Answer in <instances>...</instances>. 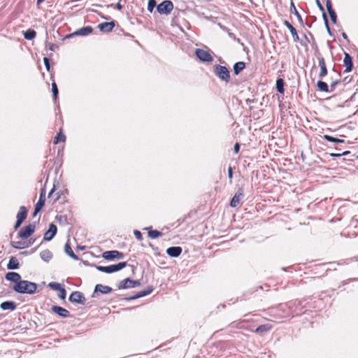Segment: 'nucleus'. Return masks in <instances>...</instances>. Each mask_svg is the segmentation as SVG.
<instances>
[{
  "label": "nucleus",
  "mask_w": 358,
  "mask_h": 358,
  "mask_svg": "<svg viewBox=\"0 0 358 358\" xmlns=\"http://www.w3.org/2000/svg\"><path fill=\"white\" fill-rule=\"evenodd\" d=\"M14 292L18 294H33L37 289V284L28 280H22L12 287Z\"/></svg>",
  "instance_id": "nucleus-1"
},
{
  "label": "nucleus",
  "mask_w": 358,
  "mask_h": 358,
  "mask_svg": "<svg viewBox=\"0 0 358 358\" xmlns=\"http://www.w3.org/2000/svg\"><path fill=\"white\" fill-rule=\"evenodd\" d=\"M213 72L222 81L229 83L230 80V73L226 66L215 64L213 66Z\"/></svg>",
  "instance_id": "nucleus-2"
},
{
  "label": "nucleus",
  "mask_w": 358,
  "mask_h": 358,
  "mask_svg": "<svg viewBox=\"0 0 358 358\" xmlns=\"http://www.w3.org/2000/svg\"><path fill=\"white\" fill-rule=\"evenodd\" d=\"M127 266V262H119L117 264L110 265L107 266H96V268L101 272L106 273H112L114 272L119 271Z\"/></svg>",
  "instance_id": "nucleus-3"
},
{
  "label": "nucleus",
  "mask_w": 358,
  "mask_h": 358,
  "mask_svg": "<svg viewBox=\"0 0 358 358\" xmlns=\"http://www.w3.org/2000/svg\"><path fill=\"white\" fill-rule=\"evenodd\" d=\"M36 222L30 223L28 225L23 227L18 232V238L26 239L29 238L35 231Z\"/></svg>",
  "instance_id": "nucleus-4"
},
{
  "label": "nucleus",
  "mask_w": 358,
  "mask_h": 358,
  "mask_svg": "<svg viewBox=\"0 0 358 358\" xmlns=\"http://www.w3.org/2000/svg\"><path fill=\"white\" fill-rule=\"evenodd\" d=\"M173 9V3L171 1L165 0L157 6V12L159 14L169 15Z\"/></svg>",
  "instance_id": "nucleus-5"
},
{
  "label": "nucleus",
  "mask_w": 358,
  "mask_h": 358,
  "mask_svg": "<svg viewBox=\"0 0 358 358\" xmlns=\"http://www.w3.org/2000/svg\"><path fill=\"white\" fill-rule=\"evenodd\" d=\"M141 285L139 280H131L129 278H125L120 281L117 287L119 289H124L139 287Z\"/></svg>",
  "instance_id": "nucleus-6"
},
{
  "label": "nucleus",
  "mask_w": 358,
  "mask_h": 358,
  "mask_svg": "<svg viewBox=\"0 0 358 358\" xmlns=\"http://www.w3.org/2000/svg\"><path fill=\"white\" fill-rule=\"evenodd\" d=\"M315 55L318 59L319 66L320 67V72L318 76L322 79L327 75L328 71L326 66L324 59L321 55L317 48L315 50Z\"/></svg>",
  "instance_id": "nucleus-7"
},
{
  "label": "nucleus",
  "mask_w": 358,
  "mask_h": 358,
  "mask_svg": "<svg viewBox=\"0 0 358 358\" xmlns=\"http://www.w3.org/2000/svg\"><path fill=\"white\" fill-rule=\"evenodd\" d=\"M124 255L118 250H109L102 253V257L106 260L112 261L115 259H121L124 258Z\"/></svg>",
  "instance_id": "nucleus-8"
},
{
  "label": "nucleus",
  "mask_w": 358,
  "mask_h": 358,
  "mask_svg": "<svg viewBox=\"0 0 358 358\" xmlns=\"http://www.w3.org/2000/svg\"><path fill=\"white\" fill-rule=\"evenodd\" d=\"M303 301L302 300H294L287 302V305L289 309L292 310V311L295 313L296 315H300L299 311H301L305 306L303 305Z\"/></svg>",
  "instance_id": "nucleus-9"
},
{
  "label": "nucleus",
  "mask_w": 358,
  "mask_h": 358,
  "mask_svg": "<svg viewBox=\"0 0 358 358\" xmlns=\"http://www.w3.org/2000/svg\"><path fill=\"white\" fill-rule=\"evenodd\" d=\"M69 300L71 303H76L81 305H85L86 302V299L84 294L78 291L73 292L69 298Z\"/></svg>",
  "instance_id": "nucleus-10"
},
{
  "label": "nucleus",
  "mask_w": 358,
  "mask_h": 358,
  "mask_svg": "<svg viewBox=\"0 0 358 358\" xmlns=\"http://www.w3.org/2000/svg\"><path fill=\"white\" fill-rule=\"evenodd\" d=\"M197 58L203 62H211L213 60L212 55L203 49L198 48L195 51Z\"/></svg>",
  "instance_id": "nucleus-11"
},
{
  "label": "nucleus",
  "mask_w": 358,
  "mask_h": 358,
  "mask_svg": "<svg viewBox=\"0 0 358 358\" xmlns=\"http://www.w3.org/2000/svg\"><path fill=\"white\" fill-rule=\"evenodd\" d=\"M153 292V287L148 286L144 290L137 292L136 294L124 298L126 301H132L149 295Z\"/></svg>",
  "instance_id": "nucleus-12"
},
{
  "label": "nucleus",
  "mask_w": 358,
  "mask_h": 358,
  "mask_svg": "<svg viewBox=\"0 0 358 358\" xmlns=\"http://www.w3.org/2000/svg\"><path fill=\"white\" fill-rule=\"evenodd\" d=\"M243 196L244 192L243 188H238L230 201V206L232 208L236 207L238 205H239L240 201L243 198Z\"/></svg>",
  "instance_id": "nucleus-13"
},
{
  "label": "nucleus",
  "mask_w": 358,
  "mask_h": 358,
  "mask_svg": "<svg viewBox=\"0 0 358 358\" xmlns=\"http://www.w3.org/2000/svg\"><path fill=\"white\" fill-rule=\"evenodd\" d=\"M57 231V226L53 223L50 224L48 230L44 234L43 240L45 241H51L55 236Z\"/></svg>",
  "instance_id": "nucleus-14"
},
{
  "label": "nucleus",
  "mask_w": 358,
  "mask_h": 358,
  "mask_svg": "<svg viewBox=\"0 0 358 358\" xmlns=\"http://www.w3.org/2000/svg\"><path fill=\"white\" fill-rule=\"evenodd\" d=\"M52 311L62 318H66L70 316V313L68 310L58 306H52L51 308Z\"/></svg>",
  "instance_id": "nucleus-15"
},
{
  "label": "nucleus",
  "mask_w": 358,
  "mask_h": 358,
  "mask_svg": "<svg viewBox=\"0 0 358 358\" xmlns=\"http://www.w3.org/2000/svg\"><path fill=\"white\" fill-rule=\"evenodd\" d=\"M115 24L114 21H111L109 22H105L100 23L98 25V28L100 30V31H101V32L109 33V32L112 31V30L115 27Z\"/></svg>",
  "instance_id": "nucleus-16"
},
{
  "label": "nucleus",
  "mask_w": 358,
  "mask_h": 358,
  "mask_svg": "<svg viewBox=\"0 0 358 358\" xmlns=\"http://www.w3.org/2000/svg\"><path fill=\"white\" fill-rule=\"evenodd\" d=\"M343 64L345 66L344 73H349L352 71L353 69L352 57L347 52L344 53Z\"/></svg>",
  "instance_id": "nucleus-17"
},
{
  "label": "nucleus",
  "mask_w": 358,
  "mask_h": 358,
  "mask_svg": "<svg viewBox=\"0 0 358 358\" xmlns=\"http://www.w3.org/2000/svg\"><path fill=\"white\" fill-rule=\"evenodd\" d=\"M5 278L8 281L14 282V285L19 283L22 280L21 275L16 272H8L5 275Z\"/></svg>",
  "instance_id": "nucleus-18"
},
{
  "label": "nucleus",
  "mask_w": 358,
  "mask_h": 358,
  "mask_svg": "<svg viewBox=\"0 0 358 358\" xmlns=\"http://www.w3.org/2000/svg\"><path fill=\"white\" fill-rule=\"evenodd\" d=\"M93 31V29L91 26L83 27L73 34H70L68 37H71L72 36H87Z\"/></svg>",
  "instance_id": "nucleus-19"
},
{
  "label": "nucleus",
  "mask_w": 358,
  "mask_h": 358,
  "mask_svg": "<svg viewBox=\"0 0 358 358\" xmlns=\"http://www.w3.org/2000/svg\"><path fill=\"white\" fill-rule=\"evenodd\" d=\"M182 249L180 246H172L166 249V254L171 257H178L182 253Z\"/></svg>",
  "instance_id": "nucleus-20"
},
{
  "label": "nucleus",
  "mask_w": 358,
  "mask_h": 358,
  "mask_svg": "<svg viewBox=\"0 0 358 358\" xmlns=\"http://www.w3.org/2000/svg\"><path fill=\"white\" fill-rule=\"evenodd\" d=\"M112 291V288L107 285H103L101 284H97L94 290V293L92 297H95V294L97 292H100L101 294H108Z\"/></svg>",
  "instance_id": "nucleus-21"
},
{
  "label": "nucleus",
  "mask_w": 358,
  "mask_h": 358,
  "mask_svg": "<svg viewBox=\"0 0 358 358\" xmlns=\"http://www.w3.org/2000/svg\"><path fill=\"white\" fill-rule=\"evenodd\" d=\"M17 308V303L13 301H6L0 304V308L3 310H9L13 311Z\"/></svg>",
  "instance_id": "nucleus-22"
},
{
  "label": "nucleus",
  "mask_w": 358,
  "mask_h": 358,
  "mask_svg": "<svg viewBox=\"0 0 358 358\" xmlns=\"http://www.w3.org/2000/svg\"><path fill=\"white\" fill-rule=\"evenodd\" d=\"M283 23H284L285 26L289 30V32L291 33V34L292 36L294 41L298 42L299 41V37L298 36L296 29L287 20H285Z\"/></svg>",
  "instance_id": "nucleus-23"
},
{
  "label": "nucleus",
  "mask_w": 358,
  "mask_h": 358,
  "mask_svg": "<svg viewBox=\"0 0 358 358\" xmlns=\"http://www.w3.org/2000/svg\"><path fill=\"white\" fill-rule=\"evenodd\" d=\"M27 213L28 210L27 208L24 206H20L16 216L17 220L24 222V220L27 218Z\"/></svg>",
  "instance_id": "nucleus-24"
},
{
  "label": "nucleus",
  "mask_w": 358,
  "mask_h": 358,
  "mask_svg": "<svg viewBox=\"0 0 358 358\" xmlns=\"http://www.w3.org/2000/svg\"><path fill=\"white\" fill-rule=\"evenodd\" d=\"M20 267V264L18 260L15 257H11L9 259V262L7 264V268L9 270H15L18 269Z\"/></svg>",
  "instance_id": "nucleus-25"
},
{
  "label": "nucleus",
  "mask_w": 358,
  "mask_h": 358,
  "mask_svg": "<svg viewBox=\"0 0 358 358\" xmlns=\"http://www.w3.org/2000/svg\"><path fill=\"white\" fill-rule=\"evenodd\" d=\"M53 255L50 250H44L40 252V257L41 259L45 262H50Z\"/></svg>",
  "instance_id": "nucleus-26"
},
{
  "label": "nucleus",
  "mask_w": 358,
  "mask_h": 358,
  "mask_svg": "<svg viewBox=\"0 0 358 358\" xmlns=\"http://www.w3.org/2000/svg\"><path fill=\"white\" fill-rule=\"evenodd\" d=\"M245 67V64L243 62H238L234 64L233 71L234 73L238 75Z\"/></svg>",
  "instance_id": "nucleus-27"
},
{
  "label": "nucleus",
  "mask_w": 358,
  "mask_h": 358,
  "mask_svg": "<svg viewBox=\"0 0 358 358\" xmlns=\"http://www.w3.org/2000/svg\"><path fill=\"white\" fill-rule=\"evenodd\" d=\"M65 253L74 260H78V257L73 252L70 244L67 242L64 245Z\"/></svg>",
  "instance_id": "nucleus-28"
},
{
  "label": "nucleus",
  "mask_w": 358,
  "mask_h": 358,
  "mask_svg": "<svg viewBox=\"0 0 358 358\" xmlns=\"http://www.w3.org/2000/svg\"><path fill=\"white\" fill-rule=\"evenodd\" d=\"M23 36L26 40L31 41L36 37V32L35 30H34L32 29H29L27 31L23 32Z\"/></svg>",
  "instance_id": "nucleus-29"
},
{
  "label": "nucleus",
  "mask_w": 358,
  "mask_h": 358,
  "mask_svg": "<svg viewBox=\"0 0 358 358\" xmlns=\"http://www.w3.org/2000/svg\"><path fill=\"white\" fill-rule=\"evenodd\" d=\"M317 87L318 90L321 92H330L329 87L325 82H324L322 80H319L317 83Z\"/></svg>",
  "instance_id": "nucleus-30"
},
{
  "label": "nucleus",
  "mask_w": 358,
  "mask_h": 358,
  "mask_svg": "<svg viewBox=\"0 0 358 358\" xmlns=\"http://www.w3.org/2000/svg\"><path fill=\"white\" fill-rule=\"evenodd\" d=\"M285 82L282 78H278L275 83V87L277 91L280 93L283 94L285 92L284 89Z\"/></svg>",
  "instance_id": "nucleus-31"
},
{
  "label": "nucleus",
  "mask_w": 358,
  "mask_h": 358,
  "mask_svg": "<svg viewBox=\"0 0 358 358\" xmlns=\"http://www.w3.org/2000/svg\"><path fill=\"white\" fill-rule=\"evenodd\" d=\"M290 12L293 14H294L299 22L301 24H303V19H302V17L301 15H300V13L298 12V10H296L295 6H294V3H293V1H291V4H290Z\"/></svg>",
  "instance_id": "nucleus-32"
},
{
  "label": "nucleus",
  "mask_w": 358,
  "mask_h": 358,
  "mask_svg": "<svg viewBox=\"0 0 358 358\" xmlns=\"http://www.w3.org/2000/svg\"><path fill=\"white\" fill-rule=\"evenodd\" d=\"M271 329V326L270 324H262L259 326L256 329L255 332L257 334H262L263 332H266L270 331Z\"/></svg>",
  "instance_id": "nucleus-33"
},
{
  "label": "nucleus",
  "mask_w": 358,
  "mask_h": 358,
  "mask_svg": "<svg viewBox=\"0 0 358 358\" xmlns=\"http://www.w3.org/2000/svg\"><path fill=\"white\" fill-rule=\"evenodd\" d=\"M44 205H45L44 201L38 200V202L36 203V204L35 205L33 216H36L37 215V213L41 211V210L44 206Z\"/></svg>",
  "instance_id": "nucleus-34"
},
{
  "label": "nucleus",
  "mask_w": 358,
  "mask_h": 358,
  "mask_svg": "<svg viewBox=\"0 0 358 358\" xmlns=\"http://www.w3.org/2000/svg\"><path fill=\"white\" fill-rule=\"evenodd\" d=\"M162 233L158 230H149L148 237L152 239L157 238L162 236Z\"/></svg>",
  "instance_id": "nucleus-35"
},
{
  "label": "nucleus",
  "mask_w": 358,
  "mask_h": 358,
  "mask_svg": "<svg viewBox=\"0 0 358 358\" xmlns=\"http://www.w3.org/2000/svg\"><path fill=\"white\" fill-rule=\"evenodd\" d=\"M66 141L65 135L62 132H59L54 139V144H57L59 142H64Z\"/></svg>",
  "instance_id": "nucleus-36"
},
{
  "label": "nucleus",
  "mask_w": 358,
  "mask_h": 358,
  "mask_svg": "<svg viewBox=\"0 0 358 358\" xmlns=\"http://www.w3.org/2000/svg\"><path fill=\"white\" fill-rule=\"evenodd\" d=\"M10 245L15 249L25 248L24 241H11Z\"/></svg>",
  "instance_id": "nucleus-37"
},
{
  "label": "nucleus",
  "mask_w": 358,
  "mask_h": 358,
  "mask_svg": "<svg viewBox=\"0 0 358 358\" xmlns=\"http://www.w3.org/2000/svg\"><path fill=\"white\" fill-rule=\"evenodd\" d=\"M58 48L59 46L57 44L49 43L48 41H45V48L50 51H55Z\"/></svg>",
  "instance_id": "nucleus-38"
},
{
  "label": "nucleus",
  "mask_w": 358,
  "mask_h": 358,
  "mask_svg": "<svg viewBox=\"0 0 358 358\" xmlns=\"http://www.w3.org/2000/svg\"><path fill=\"white\" fill-rule=\"evenodd\" d=\"M52 94H53L54 99L57 100V99L58 97L59 91H58V88H57V84L55 82H53L52 83Z\"/></svg>",
  "instance_id": "nucleus-39"
},
{
  "label": "nucleus",
  "mask_w": 358,
  "mask_h": 358,
  "mask_svg": "<svg viewBox=\"0 0 358 358\" xmlns=\"http://www.w3.org/2000/svg\"><path fill=\"white\" fill-rule=\"evenodd\" d=\"M48 287L53 289V290H56V291H59L61 288H62V286L58 282H51L48 284Z\"/></svg>",
  "instance_id": "nucleus-40"
},
{
  "label": "nucleus",
  "mask_w": 358,
  "mask_h": 358,
  "mask_svg": "<svg viewBox=\"0 0 358 358\" xmlns=\"http://www.w3.org/2000/svg\"><path fill=\"white\" fill-rule=\"evenodd\" d=\"M157 2L155 0H149L148 3V10L152 13L154 8L156 7Z\"/></svg>",
  "instance_id": "nucleus-41"
},
{
  "label": "nucleus",
  "mask_w": 358,
  "mask_h": 358,
  "mask_svg": "<svg viewBox=\"0 0 358 358\" xmlns=\"http://www.w3.org/2000/svg\"><path fill=\"white\" fill-rule=\"evenodd\" d=\"M322 138L326 140L327 141H329V142H331V143H337V141H338V138H335V137H333L331 136H329V135H324L322 136Z\"/></svg>",
  "instance_id": "nucleus-42"
},
{
  "label": "nucleus",
  "mask_w": 358,
  "mask_h": 358,
  "mask_svg": "<svg viewBox=\"0 0 358 358\" xmlns=\"http://www.w3.org/2000/svg\"><path fill=\"white\" fill-rule=\"evenodd\" d=\"M58 292V297L61 299H64L66 296V292L65 289L62 287V288Z\"/></svg>",
  "instance_id": "nucleus-43"
},
{
  "label": "nucleus",
  "mask_w": 358,
  "mask_h": 358,
  "mask_svg": "<svg viewBox=\"0 0 358 358\" xmlns=\"http://www.w3.org/2000/svg\"><path fill=\"white\" fill-rule=\"evenodd\" d=\"M341 82V80H336L333 81L329 86L330 92H334L335 90L336 85L338 84H339Z\"/></svg>",
  "instance_id": "nucleus-44"
},
{
  "label": "nucleus",
  "mask_w": 358,
  "mask_h": 358,
  "mask_svg": "<svg viewBox=\"0 0 358 358\" xmlns=\"http://www.w3.org/2000/svg\"><path fill=\"white\" fill-rule=\"evenodd\" d=\"M328 13L329 14V16H330V18H331V20L332 21V22L334 24H336V20H337V15H336V12L334 10H332V11H330Z\"/></svg>",
  "instance_id": "nucleus-45"
},
{
  "label": "nucleus",
  "mask_w": 358,
  "mask_h": 358,
  "mask_svg": "<svg viewBox=\"0 0 358 358\" xmlns=\"http://www.w3.org/2000/svg\"><path fill=\"white\" fill-rule=\"evenodd\" d=\"M43 62L45 66L46 70L50 72V60L48 57L43 58Z\"/></svg>",
  "instance_id": "nucleus-46"
},
{
  "label": "nucleus",
  "mask_w": 358,
  "mask_h": 358,
  "mask_svg": "<svg viewBox=\"0 0 358 358\" xmlns=\"http://www.w3.org/2000/svg\"><path fill=\"white\" fill-rule=\"evenodd\" d=\"M134 234L138 241H141L143 239V235L140 231L134 230Z\"/></svg>",
  "instance_id": "nucleus-47"
},
{
  "label": "nucleus",
  "mask_w": 358,
  "mask_h": 358,
  "mask_svg": "<svg viewBox=\"0 0 358 358\" xmlns=\"http://www.w3.org/2000/svg\"><path fill=\"white\" fill-rule=\"evenodd\" d=\"M38 200H43V201H45V187L41 188Z\"/></svg>",
  "instance_id": "nucleus-48"
},
{
  "label": "nucleus",
  "mask_w": 358,
  "mask_h": 358,
  "mask_svg": "<svg viewBox=\"0 0 358 358\" xmlns=\"http://www.w3.org/2000/svg\"><path fill=\"white\" fill-rule=\"evenodd\" d=\"M228 36L234 41L238 42V43H241V39L237 38L236 35L234 33L228 32Z\"/></svg>",
  "instance_id": "nucleus-49"
},
{
  "label": "nucleus",
  "mask_w": 358,
  "mask_h": 358,
  "mask_svg": "<svg viewBox=\"0 0 358 358\" xmlns=\"http://www.w3.org/2000/svg\"><path fill=\"white\" fill-rule=\"evenodd\" d=\"M326 7H327V10L328 12L334 10V9L332 8L331 2L330 0H327Z\"/></svg>",
  "instance_id": "nucleus-50"
},
{
  "label": "nucleus",
  "mask_w": 358,
  "mask_h": 358,
  "mask_svg": "<svg viewBox=\"0 0 358 358\" xmlns=\"http://www.w3.org/2000/svg\"><path fill=\"white\" fill-rule=\"evenodd\" d=\"M34 241L35 240L32 238L29 239L28 241H24L25 248L31 246L34 243Z\"/></svg>",
  "instance_id": "nucleus-51"
},
{
  "label": "nucleus",
  "mask_w": 358,
  "mask_h": 358,
  "mask_svg": "<svg viewBox=\"0 0 358 358\" xmlns=\"http://www.w3.org/2000/svg\"><path fill=\"white\" fill-rule=\"evenodd\" d=\"M57 220L59 222H66L67 221V217L66 216H62V215H60V216H57L56 217Z\"/></svg>",
  "instance_id": "nucleus-52"
},
{
  "label": "nucleus",
  "mask_w": 358,
  "mask_h": 358,
  "mask_svg": "<svg viewBox=\"0 0 358 358\" xmlns=\"http://www.w3.org/2000/svg\"><path fill=\"white\" fill-rule=\"evenodd\" d=\"M23 222L20 221V220H17L16 222H15V224L14 225V229L15 230H17L20 226L21 224H22Z\"/></svg>",
  "instance_id": "nucleus-53"
},
{
  "label": "nucleus",
  "mask_w": 358,
  "mask_h": 358,
  "mask_svg": "<svg viewBox=\"0 0 358 358\" xmlns=\"http://www.w3.org/2000/svg\"><path fill=\"white\" fill-rule=\"evenodd\" d=\"M62 192L61 191L57 192L56 193V194H55V198L54 199V203H55V202H56V201H57L60 199V197H61V196H62Z\"/></svg>",
  "instance_id": "nucleus-54"
},
{
  "label": "nucleus",
  "mask_w": 358,
  "mask_h": 358,
  "mask_svg": "<svg viewBox=\"0 0 358 358\" xmlns=\"http://www.w3.org/2000/svg\"><path fill=\"white\" fill-rule=\"evenodd\" d=\"M240 150V145L238 143H236L234 147V151L236 154H237L239 152Z\"/></svg>",
  "instance_id": "nucleus-55"
},
{
  "label": "nucleus",
  "mask_w": 358,
  "mask_h": 358,
  "mask_svg": "<svg viewBox=\"0 0 358 358\" xmlns=\"http://www.w3.org/2000/svg\"><path fill=\"white\" fill-rule=\"evenodd\" d=\"M315 1H316V3H317V6L319 8V9L322 12H324V8L323 6L322 5V3H320V1L319 0H315Z\"/></svg>",
  "instance_id": "nucleus-56"
},
{
  "label": "nucleus",
  "mask_w": 358,
  "mask_h": 358,
  "mask_svg": "<svg viewBox=\"0 0 358 358\" xmlns=\"http://www.w3.org/2000/svg\"><path fill=\"white\" fill-rule=\"evenodd\" d=\"M228 177L230 179H231L233 178V171H232V168L231 166H229V168H228Z\"/></svg>",
  "instance_id": "nucleus-57"
},
{
  "label": "nucleus",
  "mask_w": 358,
  "mask_h": 358,
  "mask_svg": "<svg viewBox=\"0 0 358 358\" xmlns=\"http://www.w3.org/2000/svg\"><path fill=\"white\" fill-rule=\"evenodd\" d=\"M322 17H323V20L324 21V24H327L329 23V21H328V18H327V14L325 13V12H322Z\"/></svg>",
  "instance_id": "nucleus-58"
},
{
  "label": "nucleus",
  "mask_w": 358,
  "mask_h": 358,
  "mask_svg": "<svg viewBox=\"0 0 358 358\" xmlns=\"http://www.w3.org/2000/svg\"><path fill=\"white\" fill-rule=\"evenodd\" d=\"M330 156L332 157H334V158H338V157H342L341 153H331Z\"/></svg>",
  "instance_id": "nucleus-59"
},
{
  "label": "nucleus",
  "mask_w": 358,
  "mask_h": 358,
  "mask_svg": "<svg viewBox=\"0 0 358 358\" xmlns=\"http://www.w3.org/2000/svg\"><path fill=\"white\" fill-rule=\"evenodd\" d=\"M324 24H325V27H326V29H327V31L328 34L331 36L332 34H331V29H330L329 23Z\"/></svg>",
  "instance_id": "nucleus-60"
},
{
  "label": "nucleus",
  "mask_w": 358,
  "mask_h": 358,
  "mask_svg": "<svg viewBox=\"0 0 358 358\" xmlns=\"http://www.w3.org/2000/svg\"><path fill=\"white\" fill-rule=\"evenodd\" d=\"M115 8L121 10L123 8V6L119 2L115 5Z\"/></svg>",
  "instance_id": "nucleus-61"
},
{
  "label": "nucleus",
  "mask_w": 358,
  "mask_h": 358,
  "mask_svg": "<svg viewBox=\"0 0 358 358\" xmlns=\"http://www.w3.org/2000/svg\"><path fill=\"white\" fill-rule=\"evenodd\" d=\"M55 189H56V188H55V186L54 185L53 187L52 188V189L50 190V192L48 194V198H50L52 195V194L55 192Z\"/></svg>",
  "instance_id": "nucleus-62"
},
{
  "label": "nucleus",
  "mask_w": 358,
  "mask_h": 358,
  "mask_svg": "<svg viewBox=\"0 0 358 358\" xmlns=\"http://www.w3.org/2000/svg\"><path fill=\"white\" fill-rule=\"evenodd\" d=\"M350 153V151H345L343 153H341V156H347Z\"/></svg>",
  "instance_id": "nucleus-63"
},
{
  "label": "nucleus",
  "mask_w": 358,
  "mask_h": 358,
  "mask_svg": "<svg viewBox=\"0 0 358 358\" xmlns=\"http://www.w3.org/2000/svg\"><path fill=\"white\" fill-rule=\"evenodd\" d=\"M342 37L345 39V40H348V36L347 34L345 33V32H343L342 33Z\"/></svg>",
  "instance_id": "nucleus-64"
}]
</instances>
